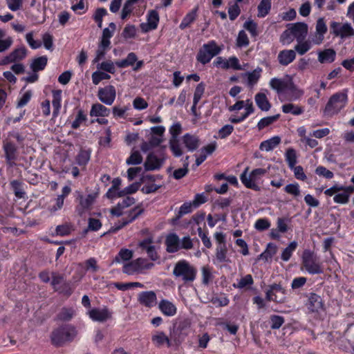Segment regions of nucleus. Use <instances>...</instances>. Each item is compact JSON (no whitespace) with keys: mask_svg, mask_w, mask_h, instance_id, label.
<instances>
[{"mask_svg":"<svg viewBox=\"0 0 354 354\" xmlns=\"http://www.w3.org/2000/svg\"><path fill=\"white\" fill-rule=\"evenodd\" d=\"M77 332L76 328L71 325L62 326L55 329L50 335L53 344L61 346L67 342H70L76 337Z\"/></svg>","mask_w":354,"mask_h":354,"instance_id":"nucleus-1","label":"nucleus"},{"mask_svg":"<svg viewBox=\"0 0 354 354\" xmlns=\"http://www.w3.org/2000/svg\"><path fill=\"white\" fill-rule=\"evenodd\" d=\"M196 274V269L186 260L178 261L173 270L174 277L180 279L185 283L193 282Z\"/></svg>","mask_w":354,"mask_h":354,"instance_id":"nucleus-2","label":"nucleus"},{"mask_svg":"<svg viewBox=\"0 0 354 354\" xmlns=\"http://www.w3.org/2000/svg\"><path fill=\"white\" fill-rule=\"evenodd\" d=\"M221 50L222 47L218 46L214 40L209 41L199 49L196 60L205 65L209 63L214 57L218 55Z\"/></svg>","mask_w":354,"mask_h":354,"instance_id":"nucleus-3","label":"nucleus"},{"mask_svg":"<svg viewBox=\"0 0 354 354\" xmlns=\"http://www.w3.org/2000/svg\"><path fill=\"white\" fill-rule=\"evenodd\" d=\"M348 100V96L346 92H339L333 95L324 109V113L328 115L337 114L342 109H343Z\"/></svg>","mask_w":354,"mask_h":354,"instance_id":"nucleus-4","label":"nucleus"},{"mask_svg":"<svg viewBox=\"0 0 354 354\" xmlns=\"http://www.w3.org/2000/svg\"><path fill=\"white\" fill-rule=\"evenodd\" d=\"M302 265L310 274H322L323 269L319 258L310 250H305L302 254Z\"/></svg>","mask_w":354,"mask_h":354,"instance_id":"nucleus-5","label":"nucleus"},{"mask_svg":"<svg viewBox=\"0 0 354 354\" xmlns=\"http://www.w3.org/2000/svg\"><path fill=\"white\" fill-rule=\"evenodd\" d=\"M248 168H246L245 171L241 175V180L242 183L247 187L255 191L260 189L259 187L257 185L256 182L260 178L261 176L266 174V169L262 168H258L252 170L249 176L247 175Z\"/></svg>","mask_w":354,"mask_h":354,"instance_id":"nucleus-6","label":"nucleus"},{"mask_svg":"<svg viewBox=\"0 0 354 354\" xmlns=\"http://www.w3.org/2000/svg\"><path fill=\"white\" fill-rule=\"evenodd\" d=\"M286 290L280 284L273 283L268 286L266 291V299L277 303H283L286 299Z\"/></svg>","mask_w":354,"mask_h":354,"instance_id":"nucleus-7","label":"nucleus"},{"mask_svg":"<svg viewBox=\"0 0 354 354\" xmlns=\"http://www.w3.org/2000/svg\"><path fill=\"white\" fill-rule=\"evenodd\" d=\"M331 33L342 39L354 36V29L348 23L341 24L339 22L332 21L330 25Z\"/></svg>","mask_w":354,"mask_h":354,"instance_id":"nucleus-8","label":"nucleus"},{"mask_svg":"<svg viewBox=\"0 0 354 354\" xmlns=\"http://www.w3.org/2000/svg\"><path fill=\"white\" fill-rule=\"evenodd\" d=\"M144 212L142 208H140L139 206L136 207L129 211L128 216L127 218H123L121 221L118 223L115 224L114 226H112L109 230V233H115L122 229L123 227L126 226L129 223L133 222L136 220L140 215H141Z\"/></svg>","mask_w":354,"mask_h":354,"instance_id":"nucleus-9","label":"nucleus"},{"mask_svg":"<svg viewBox=\"0 0 354 354\" xmlns=\"http://www.w3.org/2000/svg\"><path fill=\"white\" fill-rule=\"evenodd\" d=\"M97 96L102 103L110 106L114 102L116 97L115 88L113 85L100 88Z\"/></svg>","mask_w":354,"mask_h":354,"instance_id":"nucleus-10","label":"nucleus"},{"mask_svg":"<svg viewBox=\"0 0 354 354\" xmlns=\"http://www.w3.org/2000/svg\"><path fill=\"white\" fill-rule=\"evenodd\" d=\"M3 149L6 164L10 167H13L18 157L17 146L12 142L6 141L3 142Z\"/></svg>","mask_w":354,"mask_h":354,"instance_id":"nucleus-11","label":"nucleus"},{"mask_svg":"<svg viewBox=\"0 0 354 354\" xmlns=\"http://www.w3.org/2000/svg\"><path fill=\"white\" fill-rule=\"evenodd\" d=\"M160 20L159 14L155 10H151L147 14V21L140 24L142 32L146 33L150 30H156Z\"/></svg>","mask_w":354,"mask_h":354,"instance_id":"nucleus-12","label":"nucleus"},{"mask_svg":"<svg viewBox=\"0 0 354 354\" xmlns=\"http://www.w3.org/2000/svg\"><path fill=\"white\" fill-rule=\"evenodd\" d=\"M88 314L93 321L98 322H105L112 317V312L106 307L93 308L88 311Z\"/></svg>","mask_w":354,"mask_h":354,"instance_id":"nucleus-13","label":"nucleus"},{"mask_svg":"<svg viewBox=\"0 0 354 354\" xmlns=\"http://www.w3.org/2000/svg\"><path fill=\"white\" fill-rule=\"evenodd\" d=\"M138 302L147 308H151L156 306L157 303L156 295L153 291H143L139 293L138 296Z\"/></svg>","mask_w":354,"mask_h":354,"instance_id":"nucleus-14","label":"nucleus"},{"mask_svg":"<svg viewBox=\"0 0 354 354\" xmlns=\"http://www.w3.org/2000/svg\"><path fill=\"white\" fill-rule=\"evenodd\" d=\"M180 239L176 233L169 234L165 239V244L166 251L169 253H175L180 250Z\"/></svg>","mask_w":354,"mask_h":354,"instance_id":"nucleus-15","label":"nucleus"},{"mask_svg":"<svg viewBox=\"0 0 354 354\" xmlns=\"http://www.w3.org/2000/svg\"><path fill=\"white\" fill-rule=\"evenodd\" d=\"M293 37L298 43L301 42L306 38L308 33V26L305 23H296L290 28Z\"/></svg>","mask_w":354,"mask_h":354,"instance_id":"nucleus-16","label":"nucleus"},{"mask_svg":"<svg viewBox=\"0 0 354 354\" xmlns=\"http://www.w3.org/2000/svg\"><path fill=\"white\" fill-rule=\"evenodd\" d=\"M315 36L313 42L315 44H320L324 39V35L327 32V26L324 18H319L316 22Z\"/></svg>","mask_w":354,"mask_h":354,"instance_id":"nucleus-17","label":"nucleus"},{"mask_svg":"<svg viewBox=\"0 0 354 354\" xmlns=\"http://www.w3.org/2000/svg\"><path fill=\"white\" fill-rule=\"evenodd\" d=\"M296 58V52L294 50H282L277 55V60L280 65L286 66L291 64Z\"/></svg>","mask_w":354,"mask_h":354,"instance_id":"nucleus-18","label":"nucleus"},{"mask_svg":"<svg viewBox=\"0 0 354 354\" xmlns=\"http://www.w3.org/2000/svg\"><path fill=\"white\" fill-rule=\"evenodd\" d=\"M164 162V158H159L153 153H149L145 162V169L147 171L159 169Z\"/></svg>","mask_w":354,"mask_h":354,"instance_id":"nucleus-19","label":"nucleus"},{"mask_svg":"<svg viewBox=\"0 0 354 354\" xmlns=\"http://www.w3.org/2000/svg\"><path fill=\"white\" fill-rule=\"evenodd\" d=\"M158 308L162 313L168 317H172L176 314V306L167 299H162L158 304Z\"/></svg>","mask_w":354,"mask_h":354,"instance_id":"nucleus-20","label":"nucleus"},{"mask_svg":"<svg viewBox=\"0 0 354 354\" xmlns=\"http://www.w3.org/2000/svg\"><path fill=\"white\" fill-rule=\"evenodd\" d=\"M95 197L92 194H88L86 197L80 196V205L77 207V211L80 215H82L86 210L90 209L95 201Z\"/></svg>","mask_w":354,"mask_h":354,"instance_id":"nucleus-21","label":"nucleus"},{"mask_svg":"<svg viewBox=\"0 0 354 354\" xmlns=\"http://www.w3.org/2000/svg\"><path fill=\"white\" fill-rule=\"evenodd\" d=\"M110 109L104 105L95 103L91 106L89 114L91 117H107L110 115Z\"/></svg>","mask_w":354,"mask_h":354,"instance_id":"nucleus-22","label":"nucleus"},{"mask_svg":"<svg viewBox=\"0 0 354 354\" xmlns=\"http://www.w3.org/2000/svg\"><path fill=\"white\" fill-rule=\"evenodd\" d=\"M336 52L333 48H327L318 52V61L321 64L332 63L335 61Z\"/></svg>","mask_w":354,"mask_h":354,"instance_id":"nucleus-23","label":"nucleus"},{"mask_svg":"<svg viewBox=\"0 0 354 354\" xmlns=\"http://www.w3.org/2000/svg\"><path fill=\"white\" fill-rule=\"evenodd\" d=\"M290 81L274 77L270 80V86L273 90H275L278 94H281L283 93L288 86H290Z\"/></svg>","mask_w":354,"mask_h":354,"instance_id":"nucleus-24","label":"nucleus"},{"mask_svg":"<svg viewBox=\"0 0 354 354\" xmlns=\"http://www.w3.org/2000/svg\"><path fill=\"white\" fill-rule=\"evenodd\" d=\"M286 100L288 101H295L299 99L302 95L303 92L297 89L294 84L290 81V86L283 92Z\"/></svg>","mask_w":354,"mask_h":354,"instance_id":"nucleus-25","label":"nucleus"},{"mask_svg":"<svg viewBox=\"0 0 354 354\" xmlns=\"http://www.w3.org/2000/svg\"><path fill=\"white\" fill-rule=\"evenodd\" d=\"M183 141L187 149L191 151L196 150L200 145L198 138L189 133H186L183 136Z\"/></svg>","mask_w":354,"mask_h":354,"instance_id":"nucleus-26","label":"nucleus"},{"mask_svg":"<svg viewBox=\"0 0 354 354\" xmlns=\"http://www.w3.org/2000/svg\"><path fill=\"white\" fill-rule=\"evenodd\" d=\"M152 342L155 346L158 347L162 346L165 344L168 347L171 346V342L169 337L165 335L164 332L158 331L151 337Z\"/></svg>","mask_w":354,"mask_h":354,"instance_id":"nucleus-27","label":"nucleus"},{"mask_svg":"<svg viewBox=\"0 0 354 354\" xmlns=\"http://www.w3.org/2000/svg\"><path fill=\"white\" fill-rule=\"evenodd\" d=\"M255 102L261 111H268L271 108V104L268 100L266 94L263 93H258L254 96Z\"/></svg>","mask_w":354,"mask_h":354,"instance_id":"nucleus-28","label":"nucleus"},{"mask_svg":"<svg viewBox=\"0 0 354 354\" xmlns=\"http://www.w3.org/2000/svg\"><path fill=\"white\" fill-rule=\"evenodd\" d=\"M197 11L198 7H196L184 17L179 25V28L181 30H184L188 28L192 23L195 21L197 17Z\"/></svg>","mask_w":354,"mask_h":354,"instance_id":"nucleus-29","label":"nucleus"},{"mask_svg":"<svg viewBox=\"0 0 354 354\" xmlns=\"http://www.w3.org/2000/svg\"><path fill=\"white\" fill-rule=\"evenodd\" d=\"M281 142L279 136H274L268 140L263 141L259 146V149L262 151H270L274 149Z\"/></svg>","mask_w":354,"mask_h":354,"instance_id":"nucleus-30","label":"nucleus"},{"mask_svg":"<svg viewBox=\"0 0 354 354\" xmlns=\"http://www.w3.org/2000/svg\"><path fill=\"white\" fill-rule=\"evenodd\" d=\"M62 91L56 90L53 91L52 104L53 107V115L57 117L61 108Z\"/></svg>","mask_w":354,"mask_h":354,"instance_id":"nucleus-31","label":"nucleus"},{"mask_svg":"<svg viewBox=\"0 0 354 354\" xmlns=\"http://www.w3.org/2000/svg\"><path fill=\"white\" fill-rule=\"evenodd\" d=\"M48 58L46 56H41L32 60L30 64V68L34 73L42 71L47 65Z\"/></svg>","mask_w":354,"mask_h":354,"instance_id":"nucleus-32","label":"nucleus"},{"mask_svg":"<svg viewBox=\"0 0 354 354\" xmlns=\"http://www.w3.org/2000/svg\"><path fill=\"white\" fill-rule=\"evenodd\" d=\"M272 0H261L259 3L257 10L258 14L257 16L260 18L265 17L268 15L271 9V3Z\"/></svg>","mask_w":354,"mask_h":354,"instance_id":"nucleus-33","label":"nucleus"},{"mask_svg":"<svg viewBox=\"0 0 354 354\" xmlns=\"http://www.w3.org/2000/svg\"><path fill=\"white\" fill-rule=\"evenodd\" d=\"M281 109L284 113H292L294 115H299L304 111L302 106H299L292 103L283 104Z\"/></svg>","mask_w":354,"mask_h":354,"instance_id":"nucleus-34","label":"nucleus"},{"mask_svg":"<svg viewBox=\"0 0 354 354\" xmlns=\"http://www.w3.org/2000/svg\"><path fill=\"white\" fill-rule=\"evenodd\" d=\"M277 245L274 243H270L268 244L266 250L259 256L258 259H261L267 261L272 259V257L277 253Z\"/></svg>","mask_w":354,"mask_h":354,"instance_id":"nucleus-35","label":"nucleus"},{"mask_svg":"<svg viewBox=\"0 0 354 354\" xmlns=\"http://www.w3.org/2000/svg\"><path fill=\"white\" fill-rule=\"evenodd\" d=\"M137 61V56L134 53H130L128 54L126 59L115 62V65L119 68H126L130 66H133Z\"/></svg>","mask_w":354,"mask_h":354,"instance_id":"nucleus-36","label":"nucleus"},{"mask_svg":"<svg viewBox=\"0 0 354 354\" xmlns=\"http://www.w3.org/2000/svg\"><path fill=\"white\" fill-rule=\"evenodd\" d=\"M262 69L260 67H257L252 72H248L245 74L248 77V84L250 86H253L257 83L260 77Z\"/></svg>","mask_w":354,"mask_h":354,"instance_id":"nucleus-37","label":"nucleus"},{"mask_svg":"<svg viewBox=\"0 0 354 354\" xmlns=\"http://www.w3.org/2000/svg\"><path fill=\"white\" fill-rule=\"evenodd\" d=\"M91 158L90 150L81 149L75 158L76 163L79 166H85Z\"/></svg>","mask_w":354,"mask_h":354,"instance_id":"nucleus-38","label":"nucleus"},{"mask_svg":"<svg viewBox=\"0 0 354 354\" xmlns=\"http://www.w3.org/2000/svg\"><path fill=\"white\" fill-rule=\"evenodd\" d=\"M279 114H276L272 116H268L261 119L257 124L258 129L261 131L264 128L271 125L274 122H276L279 118Z\"/></svg>","mask_w":354,"mask_h":354,"instance_id":"nucleus-39","label":"nucleus"},{"mask_svg":"<svg viewBox=\"0 0 354 354\" xmlns=\"http://www.w3.org/2000/svg\"><path fill=\"white\" fill-rule=\"evenodd\" d=\"M227 247L225 244L219 245L217 246L216 250V258L220 263L227 262Z\"/></svg>","mask_w":354,"mask_h":354,"instance_id":"nucleus-40","label":"nucleus"},{"mask_svg":"<svg viewBox=\"0 0 354 354\" xmlns=\"http://www.w3.org/2000/svg\"><path fill=\"white\" fill-rule=\"evenodd\" d=\"M11 57L14 62L24 59L27 55V49L25 46L15 49L10 53Z\"/></svg>","mask_w":354,"mask_h":354,"instance_id":"nucleus-41","label":"nucleus"},{"mask_svg":"<svg viewBox=\"0 0 354 354\" xmlns=\"http://www.w3.org/2000/svg\"><path fill=\"white\" fill-rule=\"evenodd\" d=\"M297 247V242H296L295 241L290 243V244L288 245V247H286L283 250L282 254H281V259L284 261H288L290 259V257L292 254V252L296 250Z\"/></svg>","mask_w":354,"mask_h":354,"instance_id":"nucleus-42","label":"nucleus"},{"mask_svg":"<svg viewBox=\"0 0 354 354\" xmlns=\"http://www.w3.org/2000/svg\"><path fill=\"white\" fill-rule=\"evenodd\" d=\"M75 314V311L72 308H64L57 314V317L59 320L67 322L70 321Z\"/></svg>","mask_w":354,"mask_h":354,"instance_id":"nucleus-43","label":"nucleus"},{"mask_svg":"<svg viewBox=\"0 0 354 354\" xmlns=\"http://www.w3.org/2000/svg\"><path fill=\"white\" fill-rule=\"evenodd\" d=\"M10 186L17 198H22L24 197L25 192L23 191L22 183L21 181L14 180L10 182Z\"/></svg>","mask_w":354,"mask_h":354,"instance_id":"nucleus-44","label":"nucleus"},{"mask_svg":"<svg viewBox=\"0 0 354 354\" xmlns=\"http://www.w3.org/2000/svg\"><path fill=\"white\" fill-rule=\"evenodd\" d=\"M286 160L290 168H293L297 163L296 151L292 148H289L285 153Z\"/></svg>","mask_w":354,"mask_h":354,"instance_id":"nucleus-45","label":"nucleus"},{"mask_svg":"<svg viewBox=\"0 0 354 354\" xmlns=\"http://www.w3.org/2000/svg\"><path fill=\"white\" fill-rule=\"evenodd\" d=\"M87 120V115L82 109L77 111L75 120L72 122L71 127L73 129H77L80 127V124Z\"/></svg>","mask_w":354,"mask_h":354,"instance_id":"nucleus-46","label":"nucleus"},{"mask_svg":"<svg viewBox=\"0 0 354 354\" xmlns=\"http://www.w3.org/2000/svg\"><path fill=\"white\" fill-rule=\"evenodd\" d=\"M284 191L286 193L293 196L295 198H297V197L300 196V195H301L299 185L297 183H290V184L287 185L284 187Z\"/></svg>","mask_w":354,"mask_h":354,"instance_id":"nucleus-47","label":"nucleus"},{"mask_svg":"<svg viewBox=\"0 0 354 354\" xmlns=\"http://www.w3.org/2000/svg\"><path fill=\"white\" fill-rule=\"evenodd\" d=\"M309 303L312 307L313 311H317L322 307V299L320 297L315 293L310 294Z\"/></svg>","mask_w":354,"mask_h":354,"instance_id":"nucleus-48","label":"nucleus"},{"mask_svg":"<svg viewBox=\"0 0 354 354\" xmlns=\"http://www.w3.org/2000/svg\"><path fill=\"white\" fill-rule=\"evenodd\" d=\"M138 263H139V260H134L129 263L125 264L123 266V272L128 274H132L135 272H139L140 270L137 266Z\"/></svg>","mask_w":354,"mask_h":354,"instance_id":"nucleus-49","label":"nucleus"},{"mask_svg":"<svg viewBox=\"0 0 354 354\" xmlns=\"http://www.w3.org/2000/svg\"><path fill=\"white\" fill-rule=\"evenodd\" d=\"M254 283L253 278L251 274H247L245 277H242L237 284H234L235 288L241 289L245 288L248 286H251Z\"/></svg>","mask_w":354,"mask_h":354,"instance_id":"nucleus-50","label":"nucleus"},{"mask_svg":"<svg viewBox=\"0 0 354 354\" xmlns=\"http://www.w3.org/2000/svg\"><path fill=\"white\" fill-rule=\"evenodd\" d=\"M249 39L245 32L244 30L239 31L236 39V46L239 48L245 47L249 45Z\"/></svg>","mask_w":354,"mask_h":354,"instance_id":"nucleus-51","label":"nucleus"},{"mask_svg":"<svg viewBox=\"0 0 354 354\" xmlns=\"http://www.w3.org/2000/svg\"><path fill=\"white\" fill-rule=\"evenodd\" d=\"M111 76L102 71H95L92 74V81L95 85H97L102 80H109Z\"/></svg>","mask_w":354,"mask_h":354,"instance_id":"nucleus-52","label":"nucleus"},{"mask_svg":"<svg viewBox=\"0 0 354 354\" xmlns=\"http://www.w3.org/2000/svg\"><path fill=\"white\" fill-rule=\"evenodd\" d=\"M294 39L295 38L290 28L283 31L280 37V41L283 45H289L294 41Z\"/></svg>","mask_w":354,"mask_h":354,"instance_id":"nucleus-53","label":"nucleus"},{"mask_svg":"<svg viewBox=\"0 0 354 354\" xmlns=\"http://www.w3.org/2000/svg\"><path fill=\"white\" fill-rule=\"evenodd\" d=\"M133 257V252L131 250L128 249H122L118 253V256L115 258V261L120 262V260L128 261Z\"/></svg>","mask_w":354,"mask_h":354,"instance_id":"nucleus-54","label":"nucleus"},{"mask_svg":"<svg viewBox=\"0 0 354 354\" xmlns=\"http://www.w3.org/2000/svg\"><path fill=\"white\" fill-rule=\"evenodd\" d=\"M142 161V157L139 151H136L131 153V156L127 159V164L130 165H139Z\"/></svg>","mask_w":354,"mask_h":354,"instance_id":"nucleus-55","label":"nucleus"},{"mask_svg":"<svg viewBox=\"0 0 354 354\" xmlns=\"http://www.w3.org/2000/svg\"><path fill=\"white\" fill-rule=\"evenodd\" d=\"M270 327L272 329H279L284 323L285 319L282 316L273 315L270 316Z\"/></svg>","mask_w":354,"mask_h":354,"instance_id":"nucleus-56","label":"nucleus"},{"mask_svg":"<svg viewBox=\"0 0 354 354\" xmlns=\"http://www.w3.org/2000/svg\"><path fill=\"white\" fill-rule=\"evenodd\" d=\"M169 147L176 157H179L183 154L178 139H171L169 140Z\"/></svg>","mask_w":354,"mask_h":354,"instance_id":"nucleus-57","label":"nucleus"},{"mask_svg":"<svg viewBox=\"0 0 354 354\" xmlns=\"http://www.w3.org/2000/svg\"><path fill=\"white\" fill-rule=\"evenodd\" d=\"M205 87V85L203 82H201L197 85L194 94V104H198L204 93Z\"/></svg>","mask_w":354,"mask_h":354,"instance_id":"nucleus-58","label":"nucleus"},{"mask_svg":"<svg viewBox=\"0 0 354 354\" xmlns=\"http://www.w3.org/2000/svg\"><path fill=\"white\" fill-rule=\"evenodd\" d=\"M241 13V9L239 5L235 3L228 8L229 17L231 21L235 20Z\"/></svg>","mask_w":354,"mask_h":354,"instance_id":"nucleus-59","label":"nucleus"},{"mask_svg":"<svg viewBox=\"0 0 354 354\" xmlns=\"http://www.w3.org/2000/svg\"><path fill=\"white\" fill-rule=\"evenodd\" d=\"M310 47L308 41H302L295 46V51L296 50L299 55H303L310 50Z\"/></svg>","mask_w":354,"mask_h":354,"instance_id":"nucleus-60","label":"nucleus"},{"mask_svg":"<svg viewBox=\"0 0 354 354\" xmlns=\"http://www.w3.org/2000/svg\"><path fill=\"white\" fill-rule=\"evenodd\" d=\"M136 28L134 25L128 24L125 26L122 32V36L125 39L133 38L136 36Z\"/></svg>","mask_w":354,"mask_h":354,"instance_id":"nucleus-61","label":"nucleus"},{"mask_svg":"<svg viewBox=\"0 0 354 354\" xmlns=\"http://www.w3.org/2000/svg\"><path fill=\"white\" fill-rule=\"evenodd\" d=\"M270 227V222L267 218H259L254 224V227L259 231H263Z\"/></svg>","mask_w":354,"mask_h":354,"instance_id":"nucleus-62","label":"nucleus"},{"mask_svg":"<svg viewBox=\"0 0 354 354\" xmlns=\"http://www.w3.org/2000/svg\"><path fill=\"white\" fill-rule=\"evenodd\" d=\"M129 110L127 106L120 107L119 106H114L112 109V113L114 118H124L126 112Z\"/></svg>","mask_w":354,"mask_h":354,"instance_id":"nucleus-63","label":"nucleus"},{"mask_svg":"<svg viewBox=\"0 0 354 354\" xmlns=\"http://www.w3.org/2000/svg\"><path fill=\"white\" fill-rule=\"evenodd\" d=\"M234 130V127L231 124H226L223 126L218 131V136L221 139H224L228 136H230Z\"/></svg>","mask_w":354,"mask_h":354,"instance_id":"nucleus-64","label":"nucleus"}]
</instances>
